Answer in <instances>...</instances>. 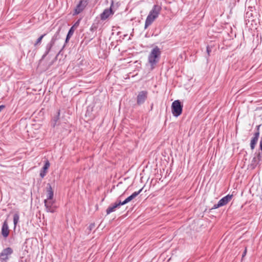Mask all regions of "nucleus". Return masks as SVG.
Listing matches in <instances>:
<instances>
[{
    "label": "nucleus",
    "mask_w": 262,
    "mask_h": 262,
    "mask_svg": "<svg viewBox=\"0 0 262 262\" xmlns=\"http://www.w3.org/2000/svg\"><path fill=\"white\" fill-rule=\"evenodd\" d=\"M49 187L47 188V199L45 200H53V190L51 187V186L50 184H48Z\"/></svg>",
    "instance_id": "nucleus-15"
},
{
    "label": "nucleus",
    "mask_w": 262,
    "mask_h": 262,
    "mask_svg": "<svg viewBox=\"0 0 262 262\" xmlns=\"http://www.w3.org/2000/svg\"><path fill=\"white\" fill-rule=\"evenodd\" d=\"M44 203L46 210L48 212L53 213L57 208L55 205V201L54 200H45Z\"/></svg>",
    "instance_id": "nucleus-4"
},
{
    "label": "nucleus",
    "mask_w": 262,
    "mask_h": 262,
    "mask_svg": "<svg viewBox=\"0 0 262 262\" xmlns=\"http://www.w3.org/2000/svg\"><path fill=\"white\" fill-rule=\"evenodd\" d=\"M161 11V6L155 5L149 12L145 23V28H147L151 25L154 20L158 17Z\"/></svg>",
    "instance_id": "nucleus-1"
},
{
    "label": "nucleus",
    "mask_w": 262,
    "mask_h": 262,
    "mask_svg": "<svg viewBox=\"0 0 262 262\" xmlns=\"http://www.w3.org/2000/svg\"><path fill=\"white\" fill-rule=\"evenodd\" d=\"M13 252V250L11 248H7L3 250L0 254V259L2 261H7L10 256Z\"/></svg>",
    "instance_id": "nucleus-5"
},
{
    "label": "nucleus",
    "mask_w": 262,
    "mask_h": 262,
    "mask_svg": "<svg viewBox=\"0 0 262 262\" xmlns=\"http://www.w3.org/2000/svg\"><path fill=\"white\" fill-rule=\"evenodd\" d=\"M141 191L142 189L139 190L138 191H135L131 195L127 198L124 201L122 202L121 201V205H125L131 201L132 200L135 199L141 192Z\"/></svg>",
    "instance_id": "nucleus-9"
},
{
    "label": "nucleus",
    "mask_w": 262,
    "mask_h": 262,
    "mask_svg": "<svg viewBox=\"0 0 262 262\" xmlns=\"http://www.w3.org/2000/svg\"><path fill=\"white\" fill-rule=\"evenodd\" d=\"M121 205V200H117V201L113 204L110 206L106 210V213L107 214L114 212L116 208L118 207Z\"/></svg>",
    "instance_id": "nucleus-8"
},
{
    "label": "nucleus",
    "mask_w": 262,
    "mask_h": 262,
    "mask_svg": "<svg viewBox=\"0 0 262 262\" xmlns=\"http://www.w3.org/2000/svg\"><path fill=\"white\" fill-rule=\"evenodd\" d=\"M261 125H258L256 126V133H258V136L260 135L259 128Z\"/></svg>",
    "instance_id": "nucleus-20"
},
{
    "label": "nucleus",
    "mask_w": 262,
    "mask_h": 262,
    "mask_svg": "<svg viewBox=\"0 0 262 262\" xmlns=\"http://www.w3.org/2000/svg\"><path fill=\"white\" fill-rule=\"evenodd\" d=\"M58 117H56V118H55L54 119V121L55 122V123L53 124L54 126L55 125V123H56V121L58 120Z\"/></svg>",
    "instance_id": "nucleus-24"
},
{
    "label": "nucleus",
    "mask_w": 262,
    "mask_h": 262,
    "mask_svg": "<svg viewBox=\"0 0 262 262\" xmlns=\"http://www.w3.org/2000/svg\"><path fill=\"white\" fill-rule=\"evenodd\" d=\"M113 14V12L111 7L110 9H106L104 10L103 13L101 14V18L102 20H105L110 15Z\"/></svg>",
    "instance_id": "nucleus-12"
},
{
    "label": "nucleus",
    "mask_w": 262,
    "mask_h": 262,
    "mask_svg": "<svg viewBox=\"0 0 262 262\" xmlns=\"http://www.w3.org/2000/svg\"><path fill=\"white\" fill-rule=\"evenodd\" d=\"M49 167H50V163H49V161L47 160L46 161L44 166L43 167V168L40 173V176L42 178H43L46 174L47 171L48 169V168H49Z\"/></svg>",
    "instance_id": "nucleus-14"
},
{
    "label": "nucleus",
    "mask_w": 262,
    "mask_h": 262,
    "mask_svg": "<svg viewBox=\"0 0 262 262\" xmlns=\"http://www.w3.org/2000/svg\"><path fill=\"white\" fill-rule=\"evenodd\" d=\"M259 136H258V133L254 134V137L251 139L250 142V147L252 150L254 149L255 145L258 141Z\"/></svg>",
    "instance_id": "nucleus-13"
},
{
    "label": "nucleus",
    "mask_w": 262,
    "mask_h": 262,
    "mask_svg": "<svg viewBox=\"0 0 262 262\" xmlns=\"http://www.w3.org/2000/svg\"><path fill=\"white\" fill-rule=\"evenodd\" d=\"M74 26H73V27H72L70 30L69 31V32L67 34V38H66V42H67L69 40V39L71 38V37L74 34Z\"/></svg>",
    "instance_id": "nucleus-16"
},
{
    "label": "nucleus",
    "mask_w": 262,
    "mask_h": 262,
    "mask_svg": "<svg viewBox=\"0 0 262 262\" xmlns=\"http://www.w3.org/2000/svg\"><path fill=\"white\" fill-rule=\"evenodd\" d=\"M88 0H80L75 9L74 14H78L82 12L88 4Z\"/></svg>",
    "instance_id": "nucleus-6"
},
{
    "label": "nucleus",
    "mask_w": 262,
    "mask_h": 262,
    "mask_svg": "<svg viewBox=\"0 0 262 262\" xmlns=\"http://www.w3.org/2000/svg\"><path fill=\"white\" fill-rule=\"evenodd\" d=\"M120 198H121V196H119V198L118 200H120Z\"/></svg>",
    "instance_id": "nucleus-27"
},
{
    "label": "nucleus",
    "mask_w": 262,
    "mask_h": 262,
    "mask_svg": "<svg viewBox=\"0 0 262 262\" xmlns=\"http://www.w3.org/2000/svg\"><path fill=\"white\" fill-rule=\"evenodd\" d=\"M221 207V206H219V203H217V204H214L213 207H212V209H216L219 207Z\"/></svg>",
    "instance_id": "nucleus-21"
},
{
    "label": "nucleus",
    "mask_w": 262,
    "mask_h": 262,
    "mask_svg": "<svg viewBox=\"0 0 262 262\" xmlns=\"http://www.w3.org/2000/svg\"><path fill=\"white\" fill-rule=\"evenodd\" d=\"M19 219V214L17 213H16L13 215V223L14 225V227H15L17 223H18Z\"/></svg>",
    "instance_id": "nucleus-18"
},
{
    "label": "nucleus",
    "mask_w": 262,
    "mask_h": 262,
    "mask_svg": "<svg viewBox=\"0 0 262 262\" xmlns=\"http://www.w3.org/2000/svg\"><path fill=\"white\" fill-rule=\"evenodd\" d=\"M232 195L228 194L218 202L219 203V206L222 207L227 204L232 199Z\"/></svg>",
    "instance_id": "nucleus-11"
},
{
    "label": "nucleus",
    "mask_w": 262,
    "mask_h": 262,
    "mask_svg": "<svg viewBox=\"0 0 262 262\" xmlns=\"http://www.w3.org/2000/svg\"><path fill=\"white\" fill-rule=\"evenodd\" d=\"M46 35V34H44L43 35H42L41 36H40L36 40V41L35 42V43H34V46H36L37 45H38V44H40L41 42V40L42 39V38H43V37Z\"/></svg>",
    "instance_id": "nucleus-19"
},
{
    "label": "nucleus",
    "mask_w": 262,
    "mask_h": 262,
    "mask_svg": "<svg viewBox=\"0 0 262 262\" xmlns=\"http://www.w3.org/2000/svg\"><path fill=\"white\" fill-rule=\"evenodd\" d=\"M5 107V106L4 105H0V112L3 110V109H4Z\"/></svg>",
    "instance_id": "nucleus-22"
},
{
    "label": "nucleus",
    "mask_w": 262,
    "mask_h": 262,
    "mask_svg": "<svg viewBox=\"0 0 262 262\" xmlns=\"http://www.w3.org/2000/svg\"><path fill=\"white\" fill-rule=\"evenodd\" d=\"M246 253H247V248H246L245 249V251L243 254V257H244L245 256V255L246 254Z\"/></svg>",
    "instance_id": "nucleus-23"
},
{
    "label": "nucleus",
    "mask_w": 262,
    "mask_h": 262,
    "mask_svg": "<svg viewBox=\"0 0 262 262\" xmlns=\"http://www.w3.org/2000/svg\"><path fill=\"white\" fill-rule=\"evenodd\" d=\"M161 54L160 49L158 47L154 48L148 56V62L153 67L159 59Z\"/></svg>",
    "instance_id": "nucleus-2"
},
{
    "label": "nucleus",
    "mask_w": 262,
    "mask_h": 262,
    "mask_svg": "<svg viewBox=\"0 0 262 262\" xmlns=\"http://www.w3.org/2000/svg\"><path fill=\"white\" fill-rule=\"evenodd\" d=\"M9 234V229L8 225L6 221H5L2 228V234L5 237H7Z\"/></svg>",
    "instance_id": "nucleus-10"
},
{
    "label": "nucleus",
    "mask_w": 262,
    "mask_h": 262,
    "mask_svg": "<svg viewBox=\"0 0 262 262\" xmlns=\"http://www.w3.org/2000/svg\"><path fill=\"white\" fill-rule=\"evenodd\" d=\"M76 24H77V23H76V24H75L74 26H76Z\"/></svg>",
    "instance_id": "nucleus-28"
},
{
    "label": "nucleus",
    "mask_w": 262,
    "mask_h": 262,
    "mask_svg": "<svg viewBox=\"0 0 262 262\" xmlns=\"http://www.w3.org/2000/svg\"><path fill=\"white\" fill-rule=\"evenodd\" d=\"M258 157H259V159L260 160V155H258Z\"/></svg>",
    "instance_id": "nucleus-26"
},
{
    "label": "nucleus",
    "mask_w": 262,
    "mask_h": 262,
    "mask_svg": "<svg viewBox=\"0 0 262 262\" xmlns=\"http://www.w3.org/2000/svg\"><path fill=\"white\" fill-rule=\"evenodd\" d=\"M172 113L173 116L178 117L182 112V105L179 100H175L171 105Z\"/></svg>",
    "instance_id": "nucleus-3"
},
{
    "label": "nucleus",
    "mask_w": 262,
    "mask_h": 262,
    "mask_svg": "<svg viewBox=\"0 0 262 262\" xmlns=\"http://www.w3.org/2000/svg\"><path fill=\"white\" fill-rule=\"evenodd\" d=\"M54 43V39H52L50 45H48L47 46V51L46 52V53L43 55V57H44L45 56H46L49 52L50 50H51L52 46Z\"/></svg>",
    "instance_id": "nucleus-17"
},
{
    "label": "nucleus",
    "mask_w": 262,
    "mask_h": 262,
    "mask_svg": "<svg viewBox=\"0 0 262 262\" xmlns=\"http://www.w3.org/2000/svg\"><path fill=\"white\" fill-rule=\"evenodd\" d=\"M210 51H211V50H210V49H209V47H207V53H208V54H209V52H210Z\"/></svg>",
    "instance_id": "nucleus-25"
},
{
    "label": "nucleus",
    "mask_w": 262,
    "mask_h": 262,
    "mask_svg": "<svg viewBox=\"0 0 262 262\" xmlns=\"http://www.w3.org/2000/svg\"><path fill=\"white\" fill-rule=\"evenodd\" d=\"M147 94L148 93L146 91H141L139 93L137 98L138 104H141L145 102L147 97Z\"/></svg>",
    "instance_id": "nucleus-7"
}]
</instances>
